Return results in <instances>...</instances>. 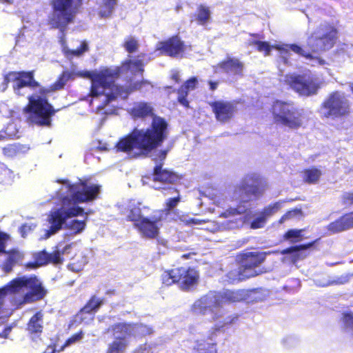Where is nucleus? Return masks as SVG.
I'll list each match as a JSON object with an SVG mask.
<instances>
[{"mask_svg": "<svg viewBox=\"0 0 353 353\" xmlns=\"http://www.w3.org/2000/svg\"><path fill=\"white\" fill-rule=\"evenodd\" d=\"M70 77V72L63 71L51 85L50 88H48L41 85L35 80L34 70L10 71L3 74L1 86L5 90L9 83H12L14 93L18 96L22 95L23 88L28 87L32 90L38 88L37 91L28 97V102L23 108V112L28 114L27 120L30 123L39 126H49L51 123V117L57 110L48 102V95L52 91L62 89Z\"/></svg>", "mask_w": 353, "mask_h": 353, "instance_id": "nucleus-1", "label": "nucleus"}, {"mask_svg": "<svg viewBox=\"0 0 353 353\" xmlns=\"http://www.w3.org/2000/svg\"><path fill=\"white\" fill-rule=\"evenodd\" d=\"M128 113L134 120H144L152 117L149 127L145 129L134 128L130 133L120 138L115 144V150L125 152L132 158L147 157L153 150L161 146L169 135L167 121L154 114L152 104L146 101H139L133 104Z\"/></svg>", "mask_w": 353, "mask_h": 353, "instance_id": "nucleus-2", "label": "nucleus"}, {"mask_svg": "<svg viewBox=\"0 0 353 353\" xmlns=\"http://www.w3.org/2000/svg\"><path fill=\"white\" fill-rule=\"evenodd\" d=\"M267 188V183L259 174H248L234 186L231 200L237 202L236 207H230L220 214V217L227 219L223 223L228 229L233 230L240 227L241 217L235 218L247 212L245 203L256 201L263 196Z\"/></svg>", "mask_w": 353, "mask_h": 353, "instance_id": "nucleus-3", "label": "nucleus"}, {"mask_svg": "<svg viewBox=\"0 0 353 353\" xmlns=\"http://www.w3.org/2000/svg\"><path fill=\"white\" fill-rule=\"evenodd\" d=\"M119 75V70L105 68L99 72L89 74L91 79L90 95L92 97H99L104 94L105 89H110V93L105 94V99L101 108H104L110 102L120 97L125 99L130 93L134 90H139L149 82L146 80H141L134 83L129 88L122 85L114 84L115 79Z\"/></svg>", "mask_w": 353, "mask_h": 353, "instance_id": "nucleus-4", "label": "nucleus"}, {"mask_svg": "<svg viewBox=\"0 0 353 353\" xmlns=\"http://www.w3.org/2000/svg\"><path fill=\"white\" fill-rule=\"evenodd\" d=\"M269 254L270 252L259 250L238 253L235 259L237 268L226 274L227 281L230 283H239L268 272L263 264Z\"/></svg>", "mask_w": 353, "mask_h": 353, "instance_id": "nucleus-5", "label": "nucleus"}, {"mask_svg": "<svg viewBox=\"0 0 353 353\" xmlns=\"http://www.w3.org/2000/svg\"><path fill=\"white\" fill-rule=\"evenodd\" d=\"M82 3L83 0H50L52 13L48 23L61 32L66 30L68 25L74 22Z\"/></svg>", "mask_w": 353, "mask_h": 353, "instance_id": "nucleus-6", "label": "nucleus"}, {"mask_svg": "<svg viewBox=\"0 0 353 353\" xmlns=\"http://www.w3.org/2000/svg\"><path fill=\"white\" fill-rule=\"evenodd\" d=\"M319 112L323 119L346 117L351 112V103L345 92L334 90L329 93L321 103Z\"/></svg>", "mask_w": 353, "mask_h": 353, "instance_id": "nucleus-7", "label": "nucleus"}, {"mask_svg": "<svg viewBox=\"0 0 353 353\" xmlns=\"http://www.w3.org/2000/svg\"><path fill=\"white\" fill-rule=\"evenodd\" d=\"M338 38V30L330 22L321 23L308 37L307 46L312 52L328 50L334 47Z\"/></svg>", "mask_w": 353, "mask_h": 353, "instance_id": "nucleus-8", "label": "nucleus"}, {"mask_svg": "<svg viewBox=\"0 0 353 353\" xmlns=\"http://www.w3.org/2000/svg\"><path fill=\"white\" fill-rule=\"evenodd\" d=\"M271 113L275 123L298 129L303 125V114L292 103L276 100L274 101Z\"/></svg>", "mask_w": 353, "mask_h": 353, "instance_id": "nucleus-9", "label": "nucleus"}, {"mask_svg": "<svg viewBox=\"0 0 353 353\" xmlns=\"http://www.w3.org/2000/svg\"><path fill=\"white\" fill-rule=\"evenodd\" d=\"M285 81L294 92L306 97L317 94L323 84L311 73L292 74L286 77Z\"/></svg>", "mask_w": 353, "mask_h": 353, "instance_id": "nucleus-10", "label": "nucleus"}, {"mask_svg": "<svg viewBox=\"0 0 353 353\" xmlns=\"http://www.w3.org/2000/svg\"><path fill=\"white\" fill-rule=\"evenodd\" d=\"M68 188L72 192L71 199L75 203L92 201L97 198L100 192L99 185H88L87 182L80 180L74 184L68 185Z\"/></svg>", "mask_w": 353, "mask_h": 353, "instance_id": "nucleus-11", "label": "nucleus"}, {"mask_svg": "<svg viewBox=\"0 0 353 353\" xmlns=\"http://www.w3.org/2000/svg\"><path fill=\"white\" fill-rule=\"evenodd\" d=\"M200 274L194 267H179L178 287L184 292L194 290L199 284Z\"/></svg>", "mask_w": 353, "mask_h": 353, "instance_id": "nucleus-12", "label": "nucleus"}, {"mask_svg": "<svg viewBox=\"0 0 353 353\" xmlns=\"http://www.w3.org/2000/svg\"><path fill=\"white\" fill-rule=\"evenodd\" d=\"M157 50L170 57H177L185 52L186 46L181 37L175 34L159 42Z\"/></svg>", "mask_w": 353, "mask_h": 353, "instance_id": "nucleus-13", "label": "nucleus"}, {"mask_svg": "<svg viewBox=\"0 0 353 353\" xmlns=\"http://www.w3.org/2000/svg\"><path fill=\"white\" fill-rule=\"evenodd\" d=\"M216 119L221 123H225L232 119L236 112L234 101L219 100L210 103Z\"/></svg>", "mask_w": 353, "mask_h": 353, "instance_id": "nucleus-14", "label": "nucleus"}, {"mask_svg": "<svg viewBox=\"0 0 353 353\" xmlns=\"http://www.w3.org/2000/svg\"><path fill=\"white\" fill-rule=\"evenodd\" d=\"M26 289L29 291L23 295L25 303H33L43 299L47 294V290L43 286L41 281L35 276H28Z\"/></svg>", "mask_w": 353, "mask_h": 353, "instance_id": "nucleus-15", "label": "nucleus"}, {"mask_svg": "<svg viewBox=\"0 0 353 353\" xmlns=\"http://www.w3.org/2000/svg\"><path fill=\"white\" fill-rule=\"evenodd\" d=\"M216 291H210L206 294L197 299L192 305L194 312L196 314L205 315L213 312L214 309L220 308Z\"/></svg>", "mask_w": 353, "mask_h": 353, "instance_id": "nucleus-16", "label": "nucleus"}, {"mask_svg": "<svg viewBox=\"0 0 353 353\" xmlns=\"http://www.w3.org/2000/svg\"><path fill=\"white\" fill-rule=\"evenodd\" d=\"M163 220L162 215L154 216L152 218L144 217L137 225L136 229L140 234L148 239H155L159 234V223Z\"/></svg>", "mask_w": 353, "mask_h": 353, "instance_id": "nucleus-17", "label": "nucleus"}, {"mask_svg": "<svg viewBox=\"0 0 353 353\" xmlns=\"http://www.w3.org/2000/svg\"><path fill=\"white\" fill-rule=\"evenodd\" d=\"M215 296H217L219 306L222 307L224 305L234 304L245 301L248 294L244 289H225L223 291H216Z\"/></svg>", "mask_w": 353, "mask_h": 353, "instance_id": "nucleus-18", "label": "nucleus"}, {"mask_svg": "<svg viewBox=\"0 0 353 353\" xmlns=\"http://www.w3.org/2000/svg\"><path fill=\"white\" fill-rule=\"evenodd\" d=\"M152 181L164 184H175L182 179V175L176 172L163 168V163L157 164L152 170Z\"/></svg>", "mask_w": 353, "mask_h": 353, "instance_id": "nucleus-19", "label": "nucleus"}, {"mask_svg": "<svg viewBox=\"0 0 353 353\" xmlns=\"http://www.w3.org/2000/svg\"><path fill=\"white\" fill-rule=\"evenodd\" d=\"M44 314L41 310L36 312L28 320L26 330L28 335L32 341H36L40 339L43 332Z\"/></svg>", "mask_w": 353, "mask_h": 353, "instance_id": "nucleus-20", "label": "nucleus"}, {"mask_svg": "<svg viewBox=\"0 0 353 353\" xmlns=\"http://www.w3.org/2000/svg\"><path fill=\"white\" fill-rule=\"evenodd\" d=\"M243 67V63L239 59L228 57L214 66V72H216L217 70H221L227 74L241 77Z\"/></svg>", "mask_w": 353, "mask_h": 353, "instance_id": "nucleus-21", "label": "nucleus"}, {"mask_svg": "<svg viewBox=\"0 0 353 353\" xmlns=\"http://www.w3.org/2000/svg\"><path fill=\"white\" fill-rule=\"evenodd\" d=\"M66 220L67 216L65 215L63 208L50 211L48 218V221L50 224V226L49 229L46 231V238H49L51 235L60 230Z\"/></svg>", "mask_w": 353, "mask_h": 353, "instance_id": "nucleus-22", "label": "nucleus"}, {"mask_svg": "<svg viewBox=\"0 0 353 353\" xmlns=\"http://www.w3.org/2000/svg\"><path fill=\"white\" fill-rule=\"evenodd\" d=\"M353 228V210L346 212L330 222L327 230L331 234H337Z\"/></svg>", "mask_w": 353, "mask_h": 353, "instance_id": "nucleus-23", "label": "nucleus"}, {"mask_svg": "<svg viewBox=\"0 0 353 353\" xmlns=\"http://www.w3.org/2000/svg\"><path fill=\"white\" fill-rule=\"evenodd\" d=\"M199 81L196 77H191L185 80L176 90L177 93V102L183 107L190 108V102L188 99L189 92L198 87Z\"/></svg>", "mask_w": 353, "mask_h": 353, "instance_id": "nucleus-24", "label": "nucleus"}, {"mask_svg": "<svg viewBox=\"0 0 353 353\" xmlns=\"http://www.w3.org/2000/svg\"><path fill=\"white\" fill-rule=\"evenodd\" d=\"M156 190L160 191L164 196H167L168 194H176V196L174 197L169 198L165 201L164 204V209L167 212H170L174 208H176L181 201L180 192L177 188L174 187H159L157 188Z\"/></svg>", "mask_w": 353, "mask_h": 353, "instance_id": "nucleus-25", "label": "nucleus"}, {"mask_svg": "<svg viewBox=\"0 0 353 353\" xmlns=\"http://www.w3.org/2000/svg\"><path fill=\"white\" fill-rule=\"evenodd\" d=\"M104 303L103 298H99L96 295H92L84 306L76 314L75 318L79 319V323L83 321L82 314H91L97 312Z\"/></svg>", "mask_w": 353, "mask_h": 353, "instance_id": "nucleus-26", "label": "nucleus"}, {"mask_svg": "<svg viewBox=\"0 0 353 353\" xmlns=\"http://www.w3.org/2000/svg\"><path fill=\"white\" fill-rule=\"evenodd\" d=\"M5 254H7V258L1 265V270L5 273H9L12 271L13 267L17 262L22 259L23 255L16 248L10 249Z\"/></svg>", "mask_w": 353, "mask_h": 353, "instance_id": "nucleus-27", "label": "nucleus"}, {"mask_svg": "<svg viewBox=\"0 0 353 353\" xmlns=\"http://www.w3.org/2000/svg\"><path fill=\"white\" fill-rule=\"evenodd\" d=\"M29 150L28 145L14 143L2 148V153L7 158H14L27 153Z\"/></svg>", "mask_w": 353, "mask_h": 353, "instance_id": "nucleus-28", "label": "nucleus"}, {"mask_svg": "<svg viewBox=\"0 0 353 353\" xmlns=\"http://www.w3.org/2000/svg\"><path fill=\"white\" fill-rule=\"evenodd\" d=\"M239 319V315L234 314L228 316L219 325H214L209 331L208 339L212 341L220 332H224L225 328L235 323Z\"/></svg>", "mask_w": 353, "mask_h": 353, "instance_id": "nucleus-29", "label": "nucleus"}, {"mask_svg": "<svg viewBox=\"0 0 353 353\" xmlns=\"http://www.w3.org/2000/svg\"><path fill=\"white\" fill-rule=\"evenodd\" d=\"M322 176V171L315 166L305 168L302 170L303 181L307 184H316Z\"/></svg>", "mask_w": 353, "mask_h": 353, "instance_id": "nucleus-30", "label": "nucleus"}, {"mask_svg": "<svg viewBox=\"0 0 353 353\" xmlns=\"http://www.w3.org/2000/svg\"><path fill=\"white\" fill-rule=\"evenodd\" d=\"M143 209H149L147 206L141 207L140 203L134 205L127 210L125 220L127 221L132 222L134 227L136 228L137 225L144 218L142 214Z\"/></svg>", "mask_w": 353, "mask_h": 353, "instance_id": "nucleus-31", "label": "nucleus"}, {"mask_svg": "<svg viewBox=\"0 0 353 353\" xmlns=\"http://www.w3.org/2000/svg\"><path fill=\"white\" fill-rule=\"evenodd\" d=\"M192 17L193 19L191 21H195L199 26H205L209 22L211 17L210 8L205 5L200 4L197 7V10L196 13L193 14Z\"/></svg>", "mask_w": 353, "mask_h": 353, "instance_id": "nucleus-32", "label": "nucleus"}, {"mask_svg": "<svg viewBox=\"0 0 353 353\" xmlns=\"http://www.w3.org/2000/svg\"><path fill=\"white\" fill-rule=\"evenodd\" d=\"M128 345V342L125 336H116L108 345L105 353H125Z\"/></svg>", "mask_w": 353, "mask_h": 353, "instance_id": "nucleus-33", "label": "nucleus"}, {"mask_svg": "<svg viewBox=\"0 0 353 353\" xmlns=\"http://www.w3.org/2000/svg\"><path fill=\"white\" fill-rule=\"evenodd\" d=\"M179 267L165 270L161 275V283L163 286L170 287L173 285L178 286Z\"/></svg>", "mask_w": 353, "mask_h": 353, "instance_id": "nucleus-34", "label": "nucleus"}, {"mask_svg": "<svg viewBox=\"0 0 353 353\" xmlns=\"http://www.w3.org/2000/svg\"><path fill=\"white\" fill-rule=\"evenodd\" d=\"M108 331L112 332V335L118 336H125V339L131 336V323H117L112 325Z\"/></svg>", "mask_w": 353, "mask_h": 353, "instance_id": "nucleus-35", "label": "nucleus"}, {"mask_svg": "<svg viewBox=\"0 0 353 353\" xmlns=\"http://www.w3.org/2000/svg\"><path fill=\"white\" fill-rule=\"evenodd\" d=\"M28 281V276L17 277L10 281L3 288L7 289V294L16 293L22 288H26Z\"/></svg>", "mask_w": 353, "mask_h": 353, "instance_id": "nucleus-36", "label": "nucleus"}, {"mask_svg": "<svg viewBox=\"0 0 353 353\" xmlns=\"http://www.w3.org/2000/svg\"><path fill=\"white\" fill-rule=\"evenodd\" d=\"M153 333L152 327L140 323H131V336L142 338Z\"/></svg>", "mask_w": 353, "mask_h": 353, "instance_id": "nucleus-37", "label": "nucleus"}, {"mask_svg": "<svg viewBox=\"0 0 353 353\" xmlns=\"http://www.w3.org/2000/svg\"><path fill=\"white\" fill-rule=\"evenodd\" d=\"M34 261L27 263L26 266L27 268L34 269L38 267L49 264L48 252H46V250H42L39 252H37L34 255Z\"/></svg>", "mask_w": 353, "mask_h": 353, "instance_id": "nucleus-38", "label": "nucleus"}, {"mask_svg": "<svg viewBox=\"0 0 353 353\" xmlns=\"http://www.w3.org/2000/svg\"><path fill=\"white\" fill-rule=\"evenodd\" d=\"M250 45L255 46L256 47V50L260 52H263L265 57L270 54L272 48H274L278 50H284V48L279 45L270 46L268 41H262L258 40H253L250 41Z\"/></svg>", "mask_w": 353, "mask_h": 353, "instance_id": "nucleus-39", "label": "nucleus"}, {"mask_svg": "<svg viewBox=\"0 0 353 353\" xmlns=\"http://www.w3.org/2000/svg\"><path fill=\"white\" fill-rule=\"evenodd\" d=\"M117 3V0H102L99 14L103 18L110 17Z\"/></svg>", "mask_w": 353, "mask_h": 353, "instance_id": "nucleus-40", "label": "nucleus"}, {"mask_svg": "<svg viewBox=\"0 0 353 353\" xmlns=\"http://www.w3.org/2000/svg\"><path fill=\"white\" fill-rule=\"evenodd\" d=\"M122 46L124 48L127 52L132 54L137 52L139 47V43L135 37L129 36L125 39Z\"/></svg>", "mask_w": 353, "mask_h": 353, "instance_id": "nucleus-41", "label": "nucleus"}, {"mask_svg": "<svg viewBox=\"0 0 353 353\" xmlns=\"http://www.w3.org/2000/svg\"><path fill=\"white\" fill-rule=\"evenodd\" d=\"M281 208V202L276 201L271 203L268 205L264 207L261 211V214L267 220L268 217L272 216L274 214L277 212Z\"/></svg>", "mask_w": 353, "mask_h": 353, "instance_id": "nucleus-42", "label": "nucleus"}, {"mask_svg": "<svg viewBox=\"0 0 353 353\" xmlns=\"http://www.w3.org/2000/svg\"><path fill=\"white\" fill-rule=\"evenodd\" d=\"M85 221L74 219L66 224L65 228L74 234H79L85 229Z\"/></svg>", "mask_w": 353, "mask_h": 353, "instance_id": "nucleus-43", "label": "nucleus"}, {"mask_svg": "<svg viewBox=\"0 0 353 353\" xmlns=\"http://www.w3.org/2000/svg\"><path fill=\"white\" fill-rule=\"evenodd\" d=\"M319 240H320V239L319 238V239H315L314 241H312L311 242H309V243H307L305 244H301V245H294V246H291V247L287 248L282 252V253L283 254H292L293 252L309 249V248H312V246H314V244L316 243H317Z\"/></svg>", "mask_w": 353, "mask_h": 353, "instance_id": "nucleus-44", "label": "nucleus"}, {"mask_svg": "<svg viewBox=\"0 0 353 353\" xmlns=\"http://www.w3.org/2000/svg\"><path fill=\"white\" fill-rule=\"evenodd\" d=\"M350 276L349 274H344L341 275L334 279L329 280L326 283H317V285L320 287H327L329 285H343L346 283H347L350 280Z\"/></svg>", "mask_w": 353, "mask_h": 353, "instance_id": "nucleus-45", "label": "nucleus"}, {"mask_svg": "<svg viewBox=\"0 0 353 353\" xmlns=\"http://www.w3.org/2000/svg\"><path fill=\"white\" fill-rule=\"evenodd\" d=\"M303 231V230L290 229L283 234V237L285 240H292V242H297L302 239Z\"/></svg>", "mask_w": 353, "mask_h": 353, "instance_id": "nucleus-46", "label": "nucleus"}, {"mask_svg": "<svg viewBox=\"0 0 353 353\" xmlns=\"http://www.w3.org/2000/svg\"><path fill=\"white\" fill-rule=\"evenodd\" d=\"M89 47L88 43L85 41H82L79 48L75 50H68L65 52V54L68 57H80L84 52L88 51Z\"/></svg>", "mask_w": 353, "mask_h": 353, "instance_id": "nucleus-47", "label": "nucleus"}, {"mask_svg": "<svg viewBox=\"0 0 353 353\" xmlns=\"http://www.w3.org/2000/svg\"><path fill=\"white\" fill-rule=\"evenodd\" d=\"M340 201L341 205L345 208L353 206V190L343 192Z\"/></svg>", "mask_w": 353, "mask_h": 353, "instance_id": "nucleus-48", "label": "nucleus"}, {"mask_svg": "<svg viewBox=\"0 0 353 353\" xmlns=\"http://www.w3.org/2000/svg\"><path fill=\"white\" fill-rule=\"evenodd\" d=\"M289 48L294 52L299 55L305 57L307 59L312 60L314 59V56L310 52H305L301 46L297 44L293 43L289 46Z\"/></svg>", "mask_w": 353, "mask_h": 353, "instance_id": "nucleus-49", "label": "nucleus"}, {"mask_svg": "<svg viewBox=\"0 0 353 353\" xmlns=\"http://www.w3.org/2000/svg\"><path fill=\"white\" fill-rule=\"evenodd\" d=\"M49 256V263L53 265L61 264L63 262V257L61 255V252H59L58 248L51 253H48Z\"/></svg>", "mask_w": 353, "mask_h": 353, "instance_id": "nucleus-50", "label": "nucleus"}, {"mask_svg": "<svg viewBox=\"0 0 353 353\" xmlns=\"http://www.w3.org/2000/svg\"><path fill=\"white\" fill-rule=\"evenodd\" d=\"M83 332L82 330L79 331L78 332L72 334L70 337H69L64 343V344L61 346L59 351H62L64 348L72 343H74L77 341H79L83 338Z\"/></svg>", "mask_w": 353, "mask_h": 353, "instance_id": "nucleus-51", "label": "nucleus"}, {"mask_svg": "<svg viewBox=\"0 0 353 353\" xmlns=\"http://www.w3.org/2000/svg\"><path fill=\"white\" fill-rule=\"evenodd\" d=\"M8 296L7 289L3 287L0 288V319H1L6 313L5 305L6 298Z\"/></svg>", "mask_w": 353, "mask_h": 353, "instance_id": "nucleus-52", "label": "nucleus"}, {"mask_svg": "<svg viewBox=\"0 0 353 353\" xmlns=\"http://www.w3.org/2000/svg\"><path fill=\"white\" fill-rule=\"evenodd\" d=\"M267 220L264 218V216L260 213L259 215L253 219V221L250 223V228L252 229H259L262 228L265 226Z\"/></svg>", "mask_w": 353, "mask_h": 353, "instance_id": "nucleus-53", "label": "nucleus"}, {"mask_svg": "<svg viewBox=\"0 0 353 353\" xmlns=\"http://www.w3.org/2000/svg\"><path fill=\"white\" fill-rule=\"evenodd\" d=\"M83 208L79 206L72 207L67 210L64 209L65 215L67 216V219L71 217L81 215L83 214Z\"/></svg>", "mask_w": 353, "mask_h": 353, "instance_id": "nucleus-54", "label": "nucleus"}, {"mask_svg": "<svg viewBox=\"0 0 353 353\" xmlns=\"http://www.w3.org/2000/svg\"><path fill=\"white\" fill-rule=\"evenodd\" d=\"M302 214V210L301 209L295 208L286 212L280 219L279 222L283 223V221L290 219L295 216Z\"/></svg>", "mask_w": 353, "mask_h": 353, "instance_id": "nucleus-55", "label": "nucleus"}, {"mask_svg": "<svg viewBox=\"0 0 353 353\" xmlns=\"http://www.w3.org/2000/svg\"><path fill=\"white\" fill-rule=\"evenodd\" d=\"M10 240V236L3 232L0 231V254L6 253V247L8 241Z\"/></svg>", "mask_w": 353, "mask_h": 353, "instance_id": "nucleus-56", "label": "nucleus"}, {"mask_svg": "<svg viewBox=\"0 0 353 353\" xmlns=\"http://www.w3.org/2000/svg\"><path fill=\"white\" fill-rule=\"evenodd\" d=\"M343 322L347 327L353 329V312H345L343 314Z\"/></svg>", "mask_w": 353, "mask_h": 353, "instance_id": "nucleus-57", "label": "nucleus"}, {"mask_svg": "<svg viewBox=\"0 0 353 353\" xmlns=\"http://www.w3.org/2000/svg\"><path fill=\"white\" fill-rule=\"evenodd\" d=\"M72 243H67L62 246L61 243H59L57 247L60 252H61V255L63 256L65 254H69L70 252V250L72 249Z\"/></svg>", "mask_w": 353, "mask_h": 353, "instance_id": "nucleus-58", "label": "nucleus"}, {"mask_svg": "<svg viewBox=\"0 0 353 353\" xmlns=\"http://www.w3.org/2000/svg\"><path fill=\"white\" fill-rule=\"evenodd\" d=\"M208 84L209 85V90L212 92L216 90L218 88L219 85V81H212L209 80L208 81Z\"/></svg>", "mask_w": 353, "mask_h": 353, "instance_id": "nucleus-59", "label": "nucleus"}, {"mask_svg": "<svg viewBox=\"0 0 353 353\" xmlns=\"http://www.w3.org/2000/svg\"><path fill=\"white\" fill-rule=\"evenodd\" d=\"M170 78L176 83H179L181 82L179 72L178 71H176V70L172 72V74L170 76Z\"/></svg>", "mask_w": 353, "mask_h": 353, "instance_id": "nucleus-60", "label": "nucleus"}, {"mask_svg": "<svg viewBox=\"0 0 353 353\" xmlns=\"http://www.w3.org/2000/svg\"><path fill=\"white\" fill-rule=\"evenodd\" d=\"M11 331V327H6L3 329V332L0 333V337L6 339Z\"/></svg>", "mask_w": 353, "mask_h": 353, "instance_id": "nucleus-61", "label": "nucleus"}, {"mask_svg": "<svg viewBox=\"0 0 353 353\" xmlns=\"http://www.w3.org/2000/svg\"><path fill=\"white\" fill-rule=\"evenodd\" d=\"M56 347L55 345H49L43 353H55Z\"/></svg>", "mask_w": 353, "mask_h": 353, "instance_id": "nucleus-62", "label": "nucleus"}, {"mask_svg": "<svg viewBox=\"0 0 353 353\" xmlns=\"http://www.w3.org/2000/svg\"><path fill=\"white\" fill-rule=\"evenodd\" d=\"M202 345V343H199V341H196V345L193 347V350L195 352H199L201 350V346Z\"/></svg>", "mask_w": 353, "mask_h": 353, "instance_id": "nucleus-63", "label": "nucleus"}, {"mask_svg": "<svg viewBox=\"0 0 353 353\" xmlns=\"http://www.w3.org/2000/svg\"><path fill=\"white\" fill-rule=\"evenodd\" d=\"M167 155V151L166 150H161L159 152V157L161 160H163L165 159Z\"/></svg>", "mask_w": 353, "mask_h": 353, "instance_id": "nucleus-64", "label": "nucleus"}]
</instances>
